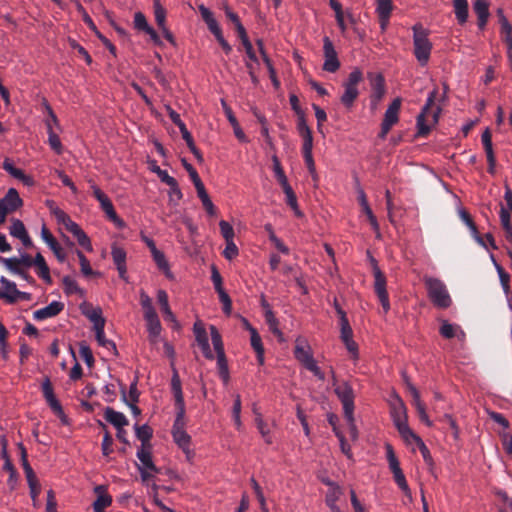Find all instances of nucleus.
I'll list each match as a JSON object with an SVG mask.
<instances>
[{
    "label": "nucleus",
    "mask_w": 512,
    "mask_h": 512,
    "mask_svg": "<svg viewBox=\"0 0 512 512\" xmlns=\"http://www.w3.org/2000/svg\"><path fill=\"white\" fill-rule=\"evenodd\" d=\"M353 338V330L349 324V320L340 322V339L341 341L349 340Z\"/></svg>",
    "instance_id": "nucleus-59"
},
{
    "label": "nucleus",
    "mask_w": 512,
    "mask_h": 512,
    "mask_svg": "<svg viewBox=\"0 0 512 512\" xmlns=\"http://www.w3.org/2000/svg\"><path fill=\"white\" fill-rule=\"evenodd\" d=\"M41 390L48 406L58 417L62 419V421H64L65 414L63 408L54 394L53 386L48 376L44 378L41 385Z\"/></svg>",
    "instance_id": "nucleus-9"
},
{
    "label": "nucleus",
    "mask_w": 512,
    "mask_h": 512,
    "mask_svg": "<svg viewBox=\"0 0 512 512\" xmlns=\"http://www.w3.org/2000/svg\"><path fill=\"white\" fill-rule=\"evenodd\" d=\"M96 340L98 344L109 351H112L113 354L117 353L116 345L112 340H109L105 337L104 327H99L95 330Z\"/></svg>",
    "instance_id": "nucleus-38"
},
{
    "label": "nucleus",
    "mask_w": 512,
    "mask_h": 512,
    "mask_svg": "<svg viewBox=\"0 0 512 512\" xmlns=\"http://www.w3.org/2000/svg\"><path fill=\"white\" fill-rule=\"evenodd\" d=\"M454 12L459 24L463 25L468 19V1L467 0H454Z\"/></svg>",
    "instance_id": "nucleus-31"
},
{
    "label": "nucleus",
    "mask_w": 512,
    "mask_h": 512,
    "mask_svg": "<svg viewBox=\"0 0 512 512\" xmlns=\"http://www.w3.org/2000/svg\"><path fill=\"white\" fill-rule=\"evenodd\" d=\"M174 375L171 378L170 389L174 398L175 406V421L172 427V436L174 442L181 448L185 453L189 452V446L191 437L186 433L185 426V402L182 392V383L178 374L174 368Z\"/></svg>",
    "instance_id": "nucleus-1"
},
{
    "label": "nucleus",
    "mask_w": 512,
    "mask_h": 512,
    "mask_svg": "<svg viewBox=\"0 0 512 512\" xmlns=\"http://www.w3.org/2000/svg\"><path fill=\"white\" fill-rule=\"evenodd\" d=\"M41 238L49 246L51 250H56V248L60 246L45 224H43L41 228Z\"/></svg>",
    "instance_id": "nucleus-45"
},
{
    "label": "nucleus",
    "mask_w": 512,
    "mask_h": 512,
    "mask_svg": "<svg viewBox=\"0 0 512 512\" xmlns=\"http://www.w3.org/2000/svg\"><path fill=\"white\" fill-rule=\"evenodd\" d=\"M511 213L512 211L508 207L501 206L500 220L505 232L512 230Z\"/></svg>",
    "instance_id": "nucleus-49"
},
{
    "label": "nucleus",
    "mask_w": 512,
    "mask_h": 512,
    "mask_svg": "<svg viewBox=\"0 0 512 512\" xmlns=\"http://www.w3.org/2000/svg\"><path fill=\"white\" fill-rule=\"evenodd\" d=\"M272 161H273V170H274L275 177H276L278 183L281 186L289 184L288 183V179H287V177L285 175V172H284V170H283V168L281 166V163H280L279 159L277 158V156H273Z\"/></svg>",
    "instance_id": "nucleus-43"
},
{
    "label": "nucleus",
    "mask_w": 512,
    "mask_h": 512,
    "mask_svg": "<svg viewBox=\"0 0 512 512\" xmlns=\"http://www.w3.org/2000/svg\"><path fill=\"white\" fill-rule=\"evenodd\" d=\"M33 266L35 267V272L39 278H41L47 284L52 283L50 268L47 265L46 260L41 253L36 254Z\"/></svg>",
    "instance_id": "nucleus-23"
},
{
    "label": "nucleus",
    "mask_w": 512,
    "mask_h": 512,
    "mask_svg": "<svg viewBox=\"0 0 512 512\" xmlns=\"http://www.w3.org/2000/svg\"><path fill=\"white\" fill-rule=\"evenodd\" d=\"M424 285L431 303L438 309H447L452 304L446 284L439 278L425 276Z\"/></svg>",
    "instance_id": "nucleus-3"
},
{
    "label": "nucleus",
    "mask_w": 512,
    "mask_h": 512,
    "mask_svg": "<svg viewBox=\"0 0 512 512\" xmlns=\"http://www.w3.org/2000/svg\"><path fill=\"white\" fill-rule=\"evenodd\" d=\"M48 205H49L51 214L55 217L57 222L59 224H62L65 227L66 224L71 220V217L66 212H64L62 209H60L59 207L53 206L52 204H49V203H48Z\"/></svg>",
    "instance_id": "nucleus-46"
},
{
    "label": "nucleus",
    "mask_w": 512,
    "mask_h": 512,
    "mask_svg": "<svg viewBox=\"0 0 512 512\" xmlns=\"http://www.w3.org/2000/svg\"><path fill=\"white\" fill-rule=\"evenodd\" d=\"M0 282L4 288L3 291H0V299H4L5 301L11 304L16 303L15 295L18 292L16 284L4 276L0 278Z\"/></svg>",
    "instance_id": "nucleus-26"
},
{
    "label": "nucleus",
    "mask_w": 512,
    "mask_h": 512,
    "mask_svg": "<svg viewBox=\"0 0 512 512\" xmlns=\"http://www.w3.org/2000/svg\"><path fill=\"white\" fill-rule=\"evenodd\" d=\"M137 457L140 460L143 468H140L142 481L149 486L151 484V494L153 495V499L156 505L160 506V500L158 498V487L153 481L154 476L150 474L147 470L158 472V468L152 461L151 456V446H141V448L137 451Z\"/></svg>",
    "instance_id": "nucleus-4"
},
{
    "label": "nucleus",
    "mask_w": 512,
    "mask_h": 512,
    "mask_svg": "<svg viewBox=\"0 0 512 512\" xmlns=\"http://www.w3.org/2000/svg\"><path fill=\"white\" fill-rule=\"evenodd\" d=\"M398 432L408 445L416 444L418 446L423 442V440L410 429L408 424L398 429Z\"/></svg>",
    "instance_id": "nucleus-37"
},
{
    "label": "nucleus",
    "mask_w": 512,
    "mask_h": 512,
    "mask_svg": "<svg viewBox=\"0 0 512 512\" xmlns=\"http://www.w3.org/2000/svg\"><path fill=\"white\" fill-rule=\"evenodd\" d=\"M297 117H298L297 130H298L299 135L301 137H303V136H308V134H311L312 131L306 123L305 114L298 115Z\"/></svg>",
    "instance_id": "nucleus-63"
},
{
    "label": "nucleus",
    "mask_w": 512,
    "mask_h": 512,
    "mask_svg": "<svg viewBox=\"0 0 512 512\" xmlns=\"http://www.w3.org/2000/svg\"><path fill=\"white\" fill-rule=\"evenodd\" d=\"M256 426L259 430V432L261 433L264 441L267 443V444H271L272 443V438L271 436L269 435V429L267 427V424L263 421V419L261 418V416H258L256 418Z\"/></svg>",
    "instance_id": "nucleus-57"
},
{
    "label": "nucleus",
    "mask_w": 512,
    "mask_h": 512,
    "mask_svg": "<svg viewBox=\"0 0 512 512\" xmlns=\"http://www.w3.org/2000/svg\"><path fill=\"white\" fill-rule=\"evenodd\" d=\"M414 55L420 65L425 66L430 58L432 43L428 39L427 32L418 25L413 27Z\"/></svg>",
    "instance_id": "nucleus-5"
},
{
    "label": "nucleus",
    "mask_w": 512,
    "mask_h": 512,
    "mask_svg": "<svg viewBox=\"0 0 512 512\" xmlns=\"http://www.w3.org/2000/svg\"><path fill=\"white\" fill-rule=\"evenodd\" d=\"M344 93L342 94L340 101L346 108H351L358 98L359 90L358 87L343 86Z\"/></svg>",
    "instance_id": "nucleus-33"
},
{
    "label": "nucleus",
    "mask_w": 512,
    "mask_h": 512,
    "mask_svg": "<svg viewBox=\"0 0 512 512\" xmlns=\"http://www.w3.org/2000/svg\"><path fill=\"white\" fill-rule=\"evenodd\" d=\"M17 446L20 451L21 464H22L27 481L37 478L32 467L30 466V464L28 462V455H27L26 448L24 447V445L22 443H18Z\"/></svg>",
    "instance_id": "nucleus-32"
},
{
    "label": "nucleus",
    "mask_w": 512,
    "mask_h": 512,
    "mask_svg": "<svg viewBox=\"0 0 512 512\" xmlns=\"http://www.w3.org/2000/svg\"><path fill=\"white\" fill-rule=\"evenodd\" d=\"M121 393H122V400L126 404H128V403H136L138 401L139 394H138V390H137V387H136V383H132L130 385V389H129L128 393H126L124 388H122Z\"/></svg>",
    "instance_id": "nucleus-51"
},
{
    "label": "nucleus",
    "mask_w": 512,
    "mask_h": 512,
    "mask_svg": "<svg viewBox=\"0 0 512 512\" xmlns=\"http://www.w3.org/2000/svg\"><path fill=\"white\" fill-rule=\"evenodd\" d=\"M194 333H195L196 341H197L198 345L200 346L204 356L207 359H213L214 356L210 349L208 336H207V333L201 323L196 322L194 324Z\"/></svg>",
    "instance_id": "nucleus-19"
},
{
    "label": "nucleus",
    "mask_w": 512,
    "mask_h": 512,
    "mask_svg": "<svg viewBox=\"0 0 512 512\" xmlns=\"http://www.w3.org/2000/svg\"><path fill=\"white\" fill-rule=\"evenodd\" d=\"M438 96V88H434L428 95L426 103L422 108L421 113L417 116V136L426 137L430 131L431 126L438 123L441 108L438 106L433 109L434 103Z\"/></svg>",
    "instance_id": "nucleus-2"
},
{
    "label": "nucleus",
    "mask_w": 512,
    "mask_h": 512,
    "mask_svg": "<svg viewBox=\"0 0 512 512\" xmlns=\"http://www.w3.org/2000/svg\"><path fill=\"white\" fill-rule=\"evenodd\" d=\"M362 79V72L359 69H355L349 74L348 79L344 82L343 86L357 87Z\"/></svg>",
    "instance_id": "nucleus-56"
},
{
    "label": "nucleus",
    "mask_w": 512,
    "mask_h": 512,
    "mask_svg": "<svg viewBox=\"0 0 512 512\" xmlns=\"http://www.w3.org/2000/svg\"><path fill=\"white\" fill-rule=\"evenodd\" d=\"M333 385L335 386V394L341 401L343 405V412L344 417L352 419V413H354V391L351 387V385L348 382H342L341 384L336 385L334 382Z\"/></svg>",
    "instance_id": "nucleus-7"
},
{
    "label": "nucleus",
    "mask_w": 512,
    "mask_h": 512,
    "mask_svg": "<svg viewBox=\"0 0 512 512\" xmlns=\"http://www.w3.org/2000/svg\"><path fill=\"white\" fill-rule=\"evenodd\" d=\"M85 315L91 322H93L94 330L105 326V319L102 317V310L100 308H94L85 313Z\"/></svg>",
    "instance_id": "nucleus-40"
},
{
    "label": "nucleus",
    "mask_w": 512,
    "mask_h": 512,
    "mask_svg": "<svg viewBox=\"0 0 512 512\" xmlns=\"http://www.w3.org/2000/svg\"><path fill=\"white\" fill-rule=\"evenodd\" d=\"M111 254H112L113 262L116 265L117 270L119 272V276L122 279H125V275H126V271H127V269H126V252L120 247L113 246Z\"/></svg>",
    "instance_id": "nucleus-28"
},
{
    "label": "nucleus",
    "mask_w": 512,
    "mask_h": 512,
    "mask_svg": "<svg viewBox=\"0 0 512 512\" xmlns=\"http://www.w3.org/2000/svg\"><path fill=\"white\" fill-rule=\"evenodd\" d=\"M136 437L141 441V446H151L150 440L152 438V428L147 424L142 426H135Z\"/></svg>",
    "instance_id": "nucleus-35"
},
{
    "label": "nucleus",
    "mask_w": 512,
    "mask_h": 512,
    "mask_svg": "<svg viewBox=\"0 0 512 512\" xmlns=\"http://www.w3.org/2000/svg\"><path fill=\"white\" fill-rule=\"evenodd\" d=\"M144 314V319L147 322V328L149 332L150 341L153 344H157L158 337L160 334V323L158 320V315L153 307V305L145 307L142 309Z\"/></svg>",
    "instance_id": "nucleus-12"
},
{
    "label": "nucleus",
    "mask_w": 512,
    "mask_h": 512,
    "mask_svg": "<svg viewBox=\"0 0 512 512\" xmlns=\"http://www.w3.org/2000/svg\"><path fill=\"white\" fill-rule=\"evenodd\" d=\"M391 416L397 430L408 424L406 406L398 396L391 402Z\"/></svg>",
    "instance_id": "nucleus-13"
},
{
    "label": "nucleus",
    "mask_w": 512,
    "mask_h": 512,
    "mask_svg": "<svg viewBox=\"0 0 512 512\" xmlns=\"http://www.w3.org/2000/svg\"><path fill=\"white\" fill-rule=\"evenodd\" d=\"M386 457L392 473L402 470L400 463L394 453L393 447L390 444H386Z\"/></svg>",
    "instance_id": "nucleus-41"
},
{
    "label": "nucleus",
    "mask_w": 512,
    "mask_h": 512,
    "mask_svg": "<svg viewBox=\"0 0 512 512\" xmlns=\"http://www.w3.org/2000/svg\"><path fill=\"white\" fill-rule=\"evenodd\" d=\"M64 309V303L60 301H52L49 305L44 308L34 311L33 318L36 321H43L48 318H52L60 314Z\"/></svg>",
    "instance_id": "nucleus-17"
},
{
    "label": "nucleus",
    "mask_w": 512,
    "mask_h": 512,
    "mask_svg": "<svg viewBox=\"0 0 512 512\" xmlns=\"http://www.w3.org/2000/svg\"><path fill=\"white\" fill-rule=\"evenodd\" d=\"M162 319L168 325H170V327L173 330L178 331L180 329V325L168 305V296H167L166 292H164V291H162Z\"/></svg>",
    "instance_id": "nucleus-27"
},
{
    "label": "nucleus",
    "mask_w": 512,
    "mask_h": 512,
    "mask_svg": "<svg viewBox=\"0 0 512 512\" xmlns=\"http://www.w3.org/2000/svg\"><path fill=\"white\" fill-rule=\"evenodd\" d=\"M393 478H394V481L396 482V484L398 485V487L402 490V492L406 495V496H411V490L408 486V483L406 481V478H405V475L403 473V471H398V472H394L393 473Z\"/></svg>",
    "instance_id": "nucleus-48"
},
{
    "label": "nucleus",
    "mask_w": 512,
    "mask_h": 512,
    "mask_svg": "<svg viewBox=\"0 0 512 512\" xmlns=\"http://www.w3.org/2000/svg\"><path fill=\"white\" fill-rule=\"evenodd\" d=\"M373 275H374V290L381 303L384 313L390 310L389 296L386 290V277L377 265L375 259H372Z\"/></svg>",
    "instance_id": "nucleus-6"
},
{
    "label": "nucleus",
    "mask_w": 512,
    "mask_h": 512,
    "mask_svg": "<svg viewBox=\"0 0 512 512\" xmlns=\"http://www.w3.org/2000/svg\"><path fill=\"white\" fill-rule=\"evenodd\" d=\"M264 317L271 333L275 335L279 341H284V335L279 329V321L275 317L274 312L272 310H267L264 313Z\"/></svg>",
    "instance_id": "nucleus-30"
},
{
    "label": "nucleus",
    "mask_w": 512,
    "mask_h": 512,
    "mask_svg": "<svg viewBox=\"0 0 512 512\" xmlns=\"http://www.w3.org/2000/svg\"><path fill=\"white\" fill-rule=\"evenodd\" d=\"M211 340L217 355L225 354L222 338L216 327L211 326Z\"/></svg>",
    "instance_id": "nucleus-44"
},
{
    "label": "nucleus",
    "mask_w": 512,
    "mask_h": 512,
    "mask_svg": "<svg viewBox=\"0 0 512 512\" xmlns=\"http://www.w3.org/2000/svg\"><path fill=\"white\" fill-rule=\"evenodd\" d=\"M10 234L15 238H21L27 232L23 222L19 219H12L11 226L9 227Z\"/></svg>",
    "instance_id": "nucleus-50"
},
{
    "label": "nucleus",
    "mask_w": 512,
    "mask_h": 512,
    "mask_svg": "<svg viewBox=\"0 0 512 512\" xmlns=\"http://www.w3.org/2000/svg\"><path fill=\"white\" fill-rule=\"evenodd\" d=\"M219 296L220 302L223 304V312L229 315L232 311V301L229 295L226 293L224 289L216 291Z\"/></svg>",
    "instance_id": "nucleus-53"
},
{
    "label": "nucleus",
    "mask_w": 512,
    "mask_h": 512,
    "mask_svg": "<svg viewBox=\"0 0 512 512\" xmlns=\"http://www.w3.org/2000/svg\"><path fill=\"white\" fill-rule=\"evenodd\" d=\"M325 484L329 485L331 488L326 494L325 502L327 506L331 509L332 512H342L341 509L336 504L337 500L341 495V489L335 483L331 481H325Z\"/></svg>",
    "instance_id": "nucleus-24"
},
{
    "label": "nucleus",
    "mask_w": 512,
    "mask_h": 512,
    "mask_svg": "<svg viewBox=\"0 0 512 512\" xmlns=\"http://www.w3.org/2000/svg\"><path fill=\"white\" fill-rule=\"evenodd\" d=\"M3 169L14 178L20 180L25 186L31 187L35 184L31 176L26 175L21 169L16 168L9 159L4 160Z\"/></svg>",
    "instance_id": "nucleus-21"
},
{
    "label": "nucleus",
    "mask_w": 512,
    "mask_h": 512,
    "mask_svg": "<svg viewBox=\"0 0 512 512\" xmlns=\"http://www.w3.org/2000/svg\"><path fill=\"white\" fill-rule=\"evenodd\" d=\"M263 62L265 63L266 67H267V70H268V73H269V77L273 83V85L278 88L280 86V82L279 80L277 79V76H276V70L274 69L273 65H272V62L269 58L268 55H264V57L262 58Z\"/></svg>",
    "instance_id": "nucleus-58"
},
{
    "label": "nucleus",
    "mask_w": 512,
    "mask_h": 512,
    "mask_svg": "<svg viewBox=\"0 0 512 512\" xmlns=\"http://www.w3.org/2000/svg\"><path fill=\"white\" fill-rule=\"evenodd\" d=\"M323 52L325 58L323 70L335 73L340 67V62L337 57V52L329 37H324L323 39Z\"/></svg>",
    "instance_id": "nucleus-10"
},
{
    "label": "nucleus",
    "mask_w": 512,
    "mask_h": 512,
    "mask_svg": "<svg viewBox=\"0 0 512 512\" xmlns=\"http://www.w3.org/2000/svg\"><path fill=\"white\" fill-rule=\"evenodd\" d=\"M392 10V0H376V12L379 18H390Z\"/></svg>",
    "instance_id": "nucleus-39"
},
{
    "label": "nucleus",
    "mask_w": 512,
    "mask_h": 512,
    "mask_svg": "<svg viewBox=\"0 0 512 512\" xmlns=\"http://www.w3.org/2000/svg\"><path fill=\"white\" fill-rule=\"evenodd\" d=\"M92 194L100 203L101 209L106 213L107 217L112 221H117L118 217L114 206L109 197L95 184L91 185Z\"/></svg>",
    "instance_id": "nucleus-14"
},
{
    "label": "nucleus",
    "mask_w": 512,
    "mask_h": 512,
    "mask_svg": "<svg viewBox=\"0 0 512 512\" xmlns=\"http://www.w3.org/2000/svg\"><path fill=\"white\" fill-rule=\"evenodd\" d=\"M481 140L485 149L486 157L492 158V154L494 153L492 146V135L488 128L482 133Z\"/></svg>",
    "instance_id": "nucleus-52"
},
{
    "label": "nucleus",
    "mask_w": 512,
    "mask_h": 512,
    "mask_svg": "<svg viewBox=\"0 0 512 512\" xmlns=\"http://www.w3.org/2000/svg\"><path fill=\"white\" fill-rule=\"evenodd\" d=\"M0 263H3L5 267L13 274L17 275L23 269L19 264L17 257L4 258L0 256Z\"/></svg>",
    "instance_id": "nucleus-47"
},
{
    "label": "nucleus",
    "mask_w": 512,
    "mask_h": 512,
    "mask_svg": "<svg viewBox=\"0 0 512 512\" xmlns=\"http://www.w3.org/2000/svg\"><path fill=\"white\" fill-rule=\"evenodd\" d=\"M0 206L10 214L23 206V200L15 188H10L5 196L0 199Z\"/></svg>",
    "instance_id": "nucleus-16"
},
{
    "label": "nucleus",
    "mask_w": 512,
    "mask_h": 512,
    "mask_svg": "<svg viewBox=\"0 0 512 512\" xmlns=\"http://www.w3.org/2000/svg\"><path fill=\"white\" fill-rule=\"evenodd\" d=\"M499 21L501 24V34L503 41L506 43L507 48L512 50V26L504 16L502 9L498 10Z\"/></svg>",
    "instance_id": "nucleus-29"
},
{
    "label": "nucleus",
    "mask_w": 512,
    "mask_h": 512,
    "mask_svg": "<svg viewBox=\"0 0 512 512\" xmlns=\"http://www.w3.org/2000/svg\"><path fill=\"white\" fill-rule=\"evenodd\" d=\"M220 232L225 241H232L234 238L233 227L225 220L219 222Z\"/></svg>",
    "instance_id": "nucleus-54"
},
{
    "label": "nucleus",
    "mask_w": 512,
    "mask_h": 512,
    "mask_svg": "<svg viewBox=\"0 0 512 512\" xmlns=\"http://www.w3.org/2000/svg\"><path fill=\"white\" fill-rule=\"evenodd\" d=\"M223 255L226 259L232 260L238 255V248L235 243L232 241H226V247L223 251Z\"/></svg>",
    "instance_id": "nucleus-64"
},
{
    "label": "nucleus",
    "mask_w": 512,
    "mask_h": 512,
    "mask_svg": "<svg viewBox=\"0 0 512 512\" xmlns=\"http://www.w3.org/2000/svg\"><path fill=\"white\" fill-rule=\"evenodd\" d=\"M46 127H47V133H48V142L50 147L57 153H62V144L60 141V138L58 135L53 131V128H51V124L49 120L45 121Z\"/></svg>",
    "instance_id": "nucleus-36"
},
{
    "label": "nucleus",
    "mask_w": 512,
    "mask_h": 512,
    "mask_svg": "<svg viewBox=\"0 0 512 512\" xmlns=\"http://www.w3.org/2000/svg\"><path fill=\"white\" fill-rule=\"evenodd\" d=\"M217 367L219 376L227 383L229 381V369L225 354L217 355Z\"/></svg>",
    "instance_id": "nucleus-42"
},
{
    "label": "nucleus",
    "mask_w": 512,
    "mask_h": 512,
    "mask_svg": "<svg viewBox=\"0 0 512 512\" xmlns=\"http://www.w3.org/2000/svg\"><path fill=\"white\" fill-rule=\"evenodd\" d=\"M294 356L306 369L308 366L315 363L309 346L304 345V341H302L300 338L296 340Z\"/></svg>",
    "instance_id": "nucleus-18"
},
{
    "label": "nucleus",
    "mask_w": 512,
    "mask_h": 512,
    "mask_svg": "<svg viewBox=\"0 0 512 512\" xmlns=\"http://www.w3.org/2000/svg\"><path fill=\"white\" fill-rule=\"evenodd\" d=\"M473 9L477 17L489 16V4L487 0H476Z\"/></svg>",
    "instance_id": "nucleus-55"
},
{
    "label": "nucleus",
    "mask_w": 512,
    "mask_h": 512,
    "mask_svg": "<svg viewBox=\"0 0 512 512\" xmlns=\"http://www.w3.org/2000/svg\"><path fill=\"white\" fill-rule=\"evenodd\" d=\"M104 418L107 422L112 424L116 429L128 425L126 416L118 411H115L111 407H106L104 410Z\"/></svg>",
    "instance_id": "nucleus-25"
},
{
    "label": "nucleus",
    "mask_w": 512,
    "mask_h": 512,
    "mask_svg": "<svg viewBox=\"0 0 512 512\" xmlns=\"http://www.w3.org/2000/svg\"><path fill=\"white\" fill-rule=\"evenodd\" d=\"M409 390L412 396V405L415 407L420 421L429 427L432 426V422L426 413L425 405L420 399L419 391L414 386H410Z\"/></svg>",
    "instance_id": "nucleus-20"
},
{
    "label": "nucleus",
    "mask_w": 512,
    "mask_h": 512,
    "mask_svg": "<svg viewBox=\"0 0 512 512\" xmlns=\"http://www.w3.org/2000/svg\"><path fill=\"white\" fill-rule=\"evenodd\" d=\"M401 108V98H395L388 106L383 121L379 138L385 139L391 128L399 121V111Z\"/></svg>",
    "instance_id": "nucleus-8"
},
{
    "label": "nucleus",
    "mask_w": 512,
    "mask_h": 512,
    "mask_svg": "<svg viewBox=\"0 0 512 512\" xmlns=\"http://www.w3.org/2000/svg\"><path fill=\"white\" fill-rule=\"evenodd\" d=\"M368 78L371 85L370 101L373 107H376L385 95V79L380 73H369Z\"/></svg>",
    "instance_id": "nucleus-11"
},
{
    "label": "nucleus",
    "mask_w": 512,
    "mask_h": 512,
    "mask_svg": "<svg viewBox=\"0 0 512 512\" xmlns=\"http://www.w3.org/2000/svg\"><path fill=\"white\" fill-rule=\"evenodd\" d=\"M113 438L111 434L106 431L101 443L102 453L104 456H109L112 453Z\"/></svg>",
    "instance_id": "nucleus-61"
},
{
    "label": "nucleus",
    "mask_w": 512,
    "mask_h": 512,
    "mask_svg": "<svg viewBox=\"0 0 512 512\" xmlns=\"http://www.w3.org/2000/svg\"><path fill=\"white\" fill-rule=\"evenodd\" d=\"M134 28L139 32L143 33L144 35H147L151 41H153L155 44L159 43V36L156 32V30L151 27L146 17L141 12H136L134 15Z\"/></svg>",
    "instance_id": "nucleus-15"
},
{
    "label": "nucleus",
    "mask_w": 512,
    "mask_h": 512,
    "mask_svg": "<svg viewBox=\"0 0 512 512\" xmlns=\"http://www.w3.org/2000/svg\"><path fill=\"white\" fill-rule=\"evenodd\" d=\"M105 486L98 485L94 488L97 499L93 503L94 512H105L104 509L112 504V497L105 493Z\"/></svg>",
    "instance_id": "nucleus-22"
},
{
    "label": "nucleus",
    "mask_w": 512,
    "mask_h": 512,
    "mask_svg": "<svg viewBox=\"0 0 512 512\" xmlns=\"http://www.w3.org/2000/svg\"><path fill=\"white\" fill-rule=\"evenodd\" d=\"M281 187L283 189L284 194L286 195L287 205H289L293 209V211L297 217H301L302 212L299 210L298 203H297V197H296L292 187L290 186V184H286Z\"/></svg>",
    "instance_id": "nucleus-34"
},
{
    "label": "nucleus",
    "mask_w": 512,
    "mask_h": 512,
    "mask_svg": "<svg viewBox=\"0 0 512 512\" xmlns=\"http://www.w3.org/2000/svg\"><path fill=\"white\" fill-rule=\"evenodd\" d=\"M79 353L88 366L93 365L94 357L89 346H87L85 343H81Z\"/></svg>",
    "instance_id": "nucleus-60"
},
{
    "label": "nucleus",
    "mask_w": 512,
    "mask_h": 512,
    "mask_svg": "<svg viewBox=\"0 0 512 512\" xmlns=\"http://www.w3.org/2000/svg\"><path fill=\"white\" fill-rule=\"evenodd\" d=\"M250 343L256 354H261L262 350H264L261 337L257 330H252Z\"/></svg>",
    "instance_id": "nucleus-62"
}]
</instances>
